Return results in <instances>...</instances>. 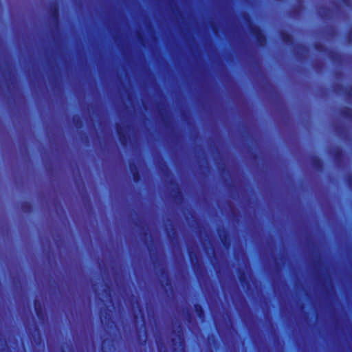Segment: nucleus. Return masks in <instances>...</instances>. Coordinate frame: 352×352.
I'll list each match as a JSON object with an SVG mask.
<instances>
[{"mask_svg":"<svg viewBox=\"0 0 352 352\" xmlns=\"http://www.w3.org/2000/svg\"><path fill=\"white\" fill-rule=\"evenodd\" d=\"M179 340H180V343L182 344V346H183V344H184V339H183V338H179Z\"/></svg>","mask_w":352,"mask_h":352,"instance_id":"nucleus-1","label":"nucleus"}]
</instances>
